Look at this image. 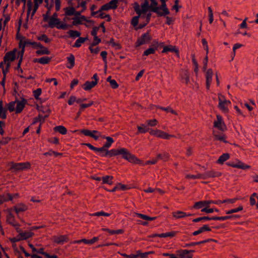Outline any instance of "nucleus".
<instances>
[{
    "label": "nucleus",
    "mask_w": 258,
    "mask_h": 258,
    "mask_svg": "<svg viewBox=\"0 0 258 258\" xmlns=\"http://www.w3.org/2000/svg\"><path fill=\"white\" fill-rule=\"evenodd\" d=\"M119 155H121L123 159L134 164H141L142 161L135 155L132 154L126 149H119Z\"/></svg>",
    "instance_id": "f257e3e1"
},
{
    "label": "nucleus",
    "mask_w": 258,
    "mask_h": 258,
    "mask_svg": "<svg viewBox=\"0 0 258 258\" xmlns=\"http://www.w3.org/2000/svg\"><path fill=\"white\" fill-rule=\"evenodd\" d=\"M150 134L151 135L164 139H169L170 137H174L173 135H169L166 132L159 130H151L150 132Z\"/></svg>",
    "instance_id": "f03ea898"
},
{
    "label": "nucleus",
    "mask_w": 258,
    "mask_h": 258,
    "mask_svg": "<svg viewBox=\"0 0 258 258\" xmlns=\"http://www.w3.org/2000/svg\"><path fill=\"white\" fill-rule=\"evenodd\" d=\"M60 22L58 19H54L53 18H50L48 23L49 26L50 28H53L54 26H56L57 28L66 30L68 28V25L66 24H61L60 25Z\"/></svg>",
    "instance_id": "7ed1b4c3"
},
{
    "label": "nucleus",
    "mask_w": 258,
    "mask_h": 258,
    "mask_svg": "<svg viewBox=\"0 0 258 258\" xmlns=\"http://www.w3.org/2000/svg\"><path fill=\"white\" fill-rule=\"evenodd\" d=\"M152 37L149 33L147 32L142 35L140 38H138L136 42V46L138 47L144 44L149 43Z\"/></svg>",
    "instance_id": "20e7f679"
},
{
    "label": "nucleus",
    "mask_w": 258,
    "mask_h": 258,
    "mask_svg": "<svg viewBox=\"0 0 258 258\" xmlns=\"http://www.w3.org/2000/svg\"><path fill=\"white\" fill-rule=\"evenodd\" d=\"M31 164L29 162L12 163L11 169H15L16 171L23 170L26 169H30Z\"/></svg>",
    "instance_id": "39448f33"
},
{
    "label": "nucleus",
    "mask_w": 258,
    "mask_h": 258,
    "mask_svg": "<svg viewBox=\"0 0 258 258\" xmlns=\"http://www.w3.org/2000/svg\"><path fill=\"white\" fill-rule=\"evenodd\" d=\"M17 51L16 49H14L13 50L9 51L6 53L4 59V62L6 63L10 61H13L16 58V52Z\"/></svg>",
    "instance_id": "423d86ee"
},
{
    "label": "nucleus",
    "mask_w": 258,
    "mask_h": 258,
    "mask_svg": "<svg viewBox=\"0 0 258 258\" xmlns=\"http://www.w3.org/2000/svg\"><path fill=\"white\" fill-rule=\"evenodd\" d=\"M53 240L55 243L61 244L64 242H68L69 241V237L67 235L55 236L53 238Z\"/></svg>",
    "instance_id": "0eeeda50"
},
{
    "label": "nucleus",
    "mask_w": 258,
    "mask_h": 258,
    "mask_svg": "<svg viewBox=\"0 0 258 258\" xmlns=\"http://www.w3.org/2000/svg\"><path fill=\"white\" fill-rule=\"evenodd\" d=\"M194 250H180L177 251L178 255L181 258H192V255L190 254V252H194Z\"/></svg>",
    "instance_id": "6e6552de"
},
{
    "label": "nucleus",
    "mask_w": 258,
    "mask_h": 258,
    "mask_svg": "<svg viewBox=\"0 0 258 258\" xmlns=\"http://www.w3.org/2000/svg\"><path fill=\"white\" fill-rule=\"evenodd\" d=\"M213 134L215 140L223 142L224 143H227L226 141V136L223 133H220L216 131H213Z\"/></svg>",
    "instance_id": "1a4fd4ad"
},
{
    "label": "nucleus",
    "mask_w": 258,
    "mask_h": 258,
    "mask_svg": "<svg viewBox=\"0 0 258 258\" xmlns=\"http://www.w3.org/2000/svg\"><path fill=\"white\" fill-rule=\"evenodd\" d=\"M81 133L84 135L85 136L92 137L95 140H97L99 138L98 136H96L94 134L98 133L97 131L94 130L92 132H91L89 130L84 129L81 131Z\"/></svg>",
    "instance_id": "9d476101"
},
{
    "label": "nucleus",
    "mask_w": 258,
    "mask_h": 258,
    "mask_svg": "<svg viewBox=\"0 0 258 258\" xmlns=\"http://www.w3.org/2000/svg\"><path fill=\"white\" fill-rule=\"evenodd\" d=\"M213 73L212 69H208L206 72V87L208 90L210 89V83L212 81Z\"/></svg>",
    "instance_id": "9b49d317"
},
{
    "label": "nucleus",
    "mask_w": 258,
    "mask_h": 258,
    "mask_svg": "<svg viewBox=\"0 0 258 258\" xmlns=\"http://www.w3.org/2000/svg\"><path fill=\"white\" fill-rule=\"evenodd\" d=\"M168 51L174 52L176 54L177 56L178 57H179V51L176 48L175 46H173L172 45H168V46H164L163 47V49L162 52L165 53Z\"/></svg>",
    "instance_id": "f8f14e48"
},
{
    "label": "nucleus",
    "mask_w": 258,
    "mask_h": 258,
    "mask_svg": "<svg viewBox=\"0 0 258 258\" xmlns=\"http://www.w3.org/2000/svg\"><path fill=\"white\" fill-rule=\"evenodd\" d=\"M213 201H200L198 202H196L195 203L193 206V208L194 209H201L203 207L207 206L209 204L212 203Z\"/></svg>",
    "instance_id": "ddd939ff"
},
{
    "label": "nucleus",
    "mask_w": 258,
    "mask_h": 258,
    "mask_svg": "<svg viewBox=\"0 0 258 258\" xmlns=\"http://www.w3.org/2000/svg\"><path fill=\"white\" fill-rule=\"evenodd\" d=\"M16 102L17 103V106L15 110L16 113H19L23 110V108H24L26 100H24L23 101H17Z\"/></svg>",
    "instance_id": "4468645a"
},
{
    "label": "nucleus",
    "mask_w": 258,
    "mask_h": 258,
    "mask_svg": "<svg viewBox=\"0 0 258 258\" xmlns=\"http://www.w3.org/2000/svg\"><path fill=\"white\" fill-rule=\"evenodd\" d=\"M15 219L14 215L11 213H9L7 216V222L14 227L19 226V224L17 223L15 224Z\"/></svg>",
    "instance_id": "2eb2a0df"
},
{
    "label": "nucleus",
    "mask_w": 258,
    "mask_h": 258,
    "mask_svg": "<svg viewBox=\"0 0 258 258\" xmlns=\"http://www.w3.org/2000/svg\"><path fill=\"white\" fill-rule=\"evenodd\" d=\"M67 60L68 61L67 67L68 69H72L75 66V56L73 54H71L69 57H67Z\"/></svg>",
    "instance_id": "dca6fc26"
},
{
    "label": "nucleus",
    "mask_w": 258,
    "mask_h": 258,
    "mask_svg": "<svg viewBox=\"0 0 258 258\" xmlns=\"http://www.w3.org/2000/svg\"><path fill=\"white\" fill-rule=\"evenodd\" d=\"M190 215H187L185 212L179 211L172 213V216L175 219L182 218Z\"/></svg>",
    "instance_id": "f3484780"
},
{
    "label": "nucleus",
    "mask_w": 258,
    "mask_h": 258,
    "mask_svg": "<svg viewBox=\"0 0 258 258\" xmlns=\"http://www.w3.org/2000/svg\"><path fill=\"white\" fill-rule=\"evenodd\" d=\"M53 130L55 132H58L61 135H66L67 133V128L63 125H58L54 127Z\"/></svg>",
    "instance_id": "a211bd4d"
},
{
    "label": "nucleus",
    "mask_w": 258,
    "mask_h": 258,
    "mask_svg": "<svg viewBox=\"0 0 258 258\" xmlns=\"http://www.w3.org/2000/svg\"><path fill=\"white\" fill-rule=\"evenodd\" d=\"M97 84L95 82L87 81L83 85V88L85 91L90 90L92 88L94 87Z\"/></svg>",
    "instance_id": "6ab92c4d"
},
{
    "label": "nucleus",
    "mask_w": 258,
    "mask_h": 258,
    "mask_svg": "<svg viewBox=\"0 0 258 258\" xmlns=\"http://www.w3.org/2000/svg\"><path fill=\"white\" fill-rule=\"evenodd\" d=\"M106 81L109 83L111 88L113 89L117 88L119 86L116 81L115 80L112 79L111 76H109L107 78Z\"/></svg>",
    "instance_id": "aec40b11"
},
{
    "label": "nucleus",
    "mask_w": 258,
    "mask_h": 258,
    "mask_svg": "<svg viewBox=\"0 0 258 258\" xmlns=\"http://www.w3.org/2000/svg\"><path fill=\"white\" fill-rule=\"evenodd\" d=\"M158 3L156 0H151V4L150 5V10L156 13L158 12V7H157Z\"/></svg>",
    "instance_id": "412c9836"
},
{
    "label": "nucleus",
    "mask_w": 258,
    "mask_h": 258,
    "mask_svg": "<svg viewBox=\"0 0 258 258\" xmlns=\"http://www.w3.org/2000/svg\"><path fill=\"white\" fill-rule=\"evenodd\" d=\"M50 60H51L50 57H49L47 56H45V57H41L38 59L36 58L34 60V61L38 62L41 64H47L50 62Z\"/></svg>",
    "instance_id": "4be33fe9"
},
{
    "label": "nucleus",
    "mask_w": 258,
    "mask_h": 258,
    "mask_svg": "<svg viewBox=\"0 0 258 258\" xmlns=\"http://www.w3.org/2000/svg\"><path fill=\"white\" fill-rule=\"evenodd\" d=\"M228 165L233 167L240 168V169H248L250 167L249 166L245 165L243 163H242L240 161H238V163L237 164H229Z\"/></svg>",
    "instance_id": "5701e85b"
},
{
    "label": "nucleus",
    "mask_w": 258,
    "mask_h": 258,
    "mask_svg": "<svg viewBox=\"0 0 258 258\" xmlns=\"http://www.w3.org/2000/svg\"><path fill=\"white\" fill-rule=\"evenodd\" d=\"M71 6H72V5ZM63 10L66 16H71L74 15L75 9L73 6L67 7Z\"/></svg>",
    "instance_id": "b1692460"
},
{
    "label": "nucleus",
    "mask_w": 258,
    "mask_h": 258,
    "mask_svg": "<svg viewBox=\"0 0 258 258\" xmlns=\"http://www.w3.org/2000/svg\"><path fill=\"white\" fill-rule=\"evenodd\" d=\"M135 214L139 218H140L143 220H145L153 221L156 219V217H151L147 215H144L143 214H141V213H136Z\"/></svg>",
    "instance_id": "393cba45"
},
{
    "label": "nucleus",
    "mask_w": 258,
    "mask_h": 258,
    "mask_svg": "<svg viewBox=\"0 0 258 258\" xmlns=\"http://www.w3.org/2000/svg\"><path fill=\"white\" fill-rule=\"evenodd\" d=\"M222 175L221 172H216L214 171H210L206 172L205 174V176L210 177H220Z\"/></svg>",
    "instance_id": "a878e982"
},
{
    "label": "nucleus",
    "mask_w": 258,
    "mask_h": 258,
    "mask_svg": "<svg viewBox=\"0 0 258 258\" xmlns=\"http://www.w3.org/2000/svg\"><path fill=\"white\" fill-rule=\"evenodd\" d=\"M209 241H213V242H215L216 243L217 242V241L216 240H215V239H207V240H203V241H200V242H192V243H189V244H186V246H194V245H199V244H202V243H206V242H209Z\"/></svg>",
    "instance_id": "bb28decb"
},
{
    "label": "nucleus",
    "mask_w": 258,
    "mask_h": 258,
    "mask_svg": "<svg viewBox=\"0 0 258 258\" xmlns=\"http://www.w3.org/2000/svg\"><path fill=\"white\" fill-rule=\"evenodd\" d=\"M211 230V229L207 225H205L204 226L200 228L199 230L195 231L193 233V235L196 236V235H197L202 233L203 231H210Z\"/></svg>",
    "instance_id": "cd10ccee"
},
{
    "label": "nucleus",
    "mask_w": 258,
    "mask_h": 258,
    "mask_svg": "<svg viewBox=\"0 0 258 258\" xmlns=\"http://www.w3.org/2000/svg\"><path fill=\"white\" fill-rule=\"evenodd\" d=\"M3 103L2 100H0V117L3 119H6L7 110L3 108Z\"/></svg>",
    "instance_id": "c85d7f7f"
},
{
    "label": "nucleus",
    "mask_w": 258,
    "mask_h": 258,
    "mask_svg": "<svg viewBox=\"0 0 258 258\" xmlns=\"http://www.w3.org/2000/svg\"><path fill=\"white\" fill-rule=\"evenodd\" d=\"M229 154L228 153H224L219 157L217 162L220 164H223L225 161L229 158Z\"/></svg>",
    "instance_id": "c756f323"
},
{
    "label": "nucleus",
    "mask_w": 258,
    "mask_h": 258,
    "mask_svg": "<svg viewBox=\"0 0 258 258\" xmlns=\"http://www.w3.org/2000/svg\"><path fill=\"white\" fill-rule=\"evenodd\" d=\"M142 14H144L150 9V6L148 0H145L144 3L141 5Z\"/></svg>",
    "instance_id": "7c9ffc66"
},
{
    "label": "nucleus",
    "mask_w": 258,
    "mask_h": 258,
    "mask_svg": "<svg viewBox=\"0 0 258 258\" xmlns=\"http://www.w3.org/2000/svg\"><path fill=\"white\" fill-rule=\"evenodd\" d=\"M14 210L15 211V212H16V213L18 214L19 212H24V211H26L27 209V208L25 205H24L23 204H21L18 207L15 206L14 207Z\"/></svg>",
    "instance_id": "2f4dec72"
},
{
    "label": "nucleus",
    "mask_w": 258,
    "mask_h": 258,
    "mask_svg": "<svg viewBox=\"0 0 258 258\" xmlns=\"http://www.w3.org/2000/svg\"><path fill=\"white\" fill-rule=\"evenodd\" d=\"M140 17L142 18H145V16L141 15V16H139V15H138V16L134 17L132 18V20L131 21V24L134 27L137 26L138 25L139 23V19Z\"/></svg>",
    "instance_id": "473e14b6"
},
{
    "label": "nucleus",
    "mask_w": 258,
    "mask_h": 258,
    "mask_svg": "<svg viewBox=\"0 0 258 258\" xmlns=\"http://www.w3.org/2000/svg\"><path fill=\"white\" fill-rule=\"evenodd\" d=\"M119 155V149H112L110 151L106 150L105 156L109 155L110 157Z\"/></svg>",
    "instance_id": "72a5a7b5"
},
{
    "label": "nucleus",
    "mask_w": 258,
    "mask_h": 258,
    "mask_svg": "<svg viewBox=\"0 0 258 258\" xmlns=\"http://www.w3.org/2000/svg\"><path fill=\"white\" fill-rule=\"evenodd\" d=\"M151 16V14L150 13H148L146 16H145V18H146V22L144 23H143V24H140L139 25L137 29H142L143 28L145 27L147 25V24L149 22Z\"/></svg>",
    "instance_id": "f704fd0d"
},
{
    "label": "nucleus",
    "mask_w": 258,
    "mask_h": 258,
    "mask_svg": "<svg viewBox=\"0 0 258 258\" xmlns=\"http://www.w3.org/2000/svg\"><path fill=\"white\" fill-rule=\"evenodd\" d=\"M19 234L21 236L22 239H26L31 237L34 235V233L31 232H20Z\"/></svg>",
    "instance_id": "c9c22d12"
},
{
    "label": "nucleus",
    "mask_w": 258,
    "mask_h": 258,
    "mask_svg": "<svg viewBox=\"0 0 258 258\" xmlns=\"http://www.w3.org/2000/svg\"><path fill=\"white\" fill-rule=\"evenodd\" d=\"M68 33L69 34L70 37L73 38L80 37L81 35V33L76 30H71L68 32Z\"/></svg>",
    "instance_id": "e433bc0d"
},
{
    "label": "nucleus",
    "mask_w": 258,
    "mask_h": 258,
    "mask_svg": "<svg viewBox=\"0 0 258 258\" xmlns=\"http://www.w3.org/2000/svg\"><path fill=\"white\" fill-rule=\"evenodd\" d=\"M88 39L87 37L83 38V37H79L78 39H77L73 45V47H79L81 46V43H83L85 42V40Z\"/></svg>",
    "instance_id": "4c0bfd02"
},
{
    "label": "nucleus",
    "mask_w": 258,
    "mask_h": 258,
    "mask_svg": "<svg viewBox=\"0 0 258 258\" xmlns=\"http://www.w3.org/2000/svg\"><path fill=\"white\" fill-rule=\"evenodd\" d=\"M113 176H105L102 177V181L103 184L107 183L109 184H112Z\"/></svg>",
    "instance_id": "58836bf2"
},
{
    "label": "nucleus",
    "mask_w": 258,
    "mask_h": 258,
    "mask_svg": "<svg viewBox=\"0 0 258 258\" xmlns=\"http://www.w3.org/2000/svg\"><path fill=\"white\" fill-rule=\"evenodd\" d=\"M42 49L38 50L36 51V53L38 55H43V54H49L50 52L48 50V49L44 46L42 48H41Z\"/></svg>",
    "instance_id": "ea45409f"
},
{
    "label": "nucleus",
    "mask_w": 258,
    "mask_h": 258,
    "mask_svg": "<svg viewBox=\"0 0 258 258\" xmlns=\"http://www.w3.org/2000/svg\"><path fill=\"white\" fill-rule=\"evenodd\" d=\"M105 138L107 140V142L103 145L104 148H108L111 146V144L113 143V139L110 137H106Z\"/></svg>",
    "instance_id": "a19ab883"
},
{
    "label": "nucleus",
    "mask_w": 258,
    "mask_h": 258,
    "mask_svg": "<svg viewBox=\"0 0 258 258\" xmlns=\"http://www.w3.org/2000/svg\"><path fill=\"white\" fill-rule=\"evenodd\" d=\"M110 9H115V7H111L107 3L103 5L99 9V12H102L104 11H108Z\"/></svg>",
    "instance_id": "79ce46f5"
},
{
    "label": "nucleus",
    "mask_w": 258,
    "mask_h": 258,
    "mask_svg": "<svg viewBox=\"0 0 258 258\" xmlns=\"http://www.w3.org/2000/svg\"><path fill=\"white\" fill-rule=\"evenodd\" d=\"M138 131L139 133H145L147 132L149 130V128H146L145 124H143L141 126H137Z\"/></svg>",
    "instance_id": "37998d69"
},
{
    "label": "nucleus",
    "mask_w": 258,
    "mask_h": 258,
    "mask_svg": "<svg viewBox=\"0 0 258 258\" xmlns=\"http://www.w3.org/2000/svg\"><path fill=\"white\" fill-rule=\"evenodd\" d=\"M39 40L44 41L45 43H49L50 42V39L45 34H42L40 36L37 37Z\"/></svg>",
    "instance_id": "c03bdc74"
},
{
    "label": "nucleus",
    "mask_w": 258,
    "mask_h": 258,
    "mask_svg": "<svg viewBox=\"0 0 258 258\" xmlns=\"http://www.w3.org/2000/svg\"><path fill=\"white\" fill-rule=\"evenodd\" d=\"M134 10L136 13L139 15V16H141L142 15V11L140 9V6L137 3H134Z\"/></svg>",
    "instance_id": "a18cd8bd"
},
{
    "label": "nucleus",
    "mask_w": 258,
    "mask_h": 258,
    "mask_svg": "<svg viewBox=\"0 0 258 258\" xmlns=\"http://www.w3.org/2000/svg\"><path fill=\"white\" fill-rule=\"evenodd\" d=\"M219 106L220 108L223 111L227 112L228 111L227 108L226 107L227 105L225 103H224V101H222L220 98H219Z\"/></svg>",
    "instance_id": "49530a36"
},
{
    "label": "nucleus",
    "mask_w": 258,
    "mask_h": 258,
    "mask_svg": "<svg viewBox=\"0 0 258 258\" xmlns=\"http://www.w3.org/2000/svg\"><path fill=\"white\" fill-rule=\"evenodd\" d=\"M175 235V232H170L166 233H162L159 235V237H174Z\"/></svg>",
    "instance_id": "de8ad7c7"
},
{
    "label": "nucleus",
    "mask_w": 258,
    "mask_h": 258,
    "mask_svg": "<svg viewBox=\"0 0 258 258\" xmlns=\"http://www.w3.org/2000/svg\"><path fill=\"white\" fill-rule=\"evenodd\" d=\"M16 103V101L11 102L8 104V109L10 112H12L15 110Z\"/></svg>",
    "instance_id": "09e8293b"
},
{
    "label": "nucleus",
    "mask_w": 258,
    "mask_h": 258,
    "mask_svg": "<svg viewBox=\"0 0 258 258\" xmlns=\"http://www.w3.org/2000/svg\"><path fill=\"white\" fill-rule=\"evenodd\" d=\"M186 178H205V177L202 174H198L196 175H186Z\"/></svg>",
    "instance_id": "8fccbe9b"
},
{
    "label": "nucleus",
    "mask_w": 258,
    "mask_h": 258,
    "mask_svg": "<svg viewBox=\"0 0 258 258\" xmlns=\"http://www.w3.org/2000/svg\"><path fill=\"white\" fill-rule=\"evenodd\" d=\"M233 217H234V216H224V217H212V219H213V220H224L231 218Z\"/></svg>",
    "instance_id": "3c124183"
},
{
    "label": "nucleus",
    "mask_w": 258,
    "mask_h": 258,
    "mask_svg": "<svg viewBox=\"0 0 258 258\" xmlns=\"http://www.w3.org/2000/svg\"><path fill=\"white\" fill-rule=\"evenodd\" d=\"M41 94V89L38 88L33 91V95L36 99H38L39 96Z\"/></svg>",
    "instance_id": "603ef678"
},
{
    "label": "nucleus",
    "mask_w": 258,
    "mask_h": 258,
    "mask_svg": "<svg viewBox=\"0 0 258 258\" xmlns=\"http://www.w3.org/2000/svg\"><path fill=\"white\" fill-rule=\"evenodd\" d=\"M101 56H102L103 59V61H104L105 63V71H106V68H107V66H106V63H107V60H106V56H107V53L106 51H103L101 52Z\"/></svg>",
    "instance_id": "864d4df0"
},
{
    "label": "nucleus",
    "mask_w": 258,
    "mask_h": 258,
    "mask_svg": "<svg viewBox=\"0 0 258 258\" xmlns=\"http://www.w3.org/2000/svg\"><path fill=\"white\" fill-rule=\"evenodd\" d=\"M92 215L94 216H103L108 217V216H109L110 215V214L107 213H105V212H104L103 211H101V212H99L95 213Z\"/></svg>",
    "instance_id": "5fc2aeb1"
},
{
    "label": "nucleus",
    "mask_w": 258,
    "mask_h": 258,
    "mask_svg": "<svg viewBox=\"0 0 258 258\" xmlns=\"http://www.w3.org/2000/svg\"><path fill=\"white\" fill-rule=\"evenodd\" d=\"M155 49L153 48H149L144 52V55L147 56L150 54H154L155 53Z\"/></svg>",
    "instance_id": "6e6d98bb"
},
{
    "label": "nucleus",
    "mask_w": 258,
    "mask_h": 258,
    "mask_svg": "<svg viewBox=\"0 0 258 258\" xmlns=\"http://www.w3.org/2000/svg\"><path fill=\"white\" fill-rule=\"evenodd\" d=\"M243 210V207L242 206H239L236 209H232L230 211H228L226 212L227 214H230L232 213H236L240 211H242Z\"/></svg>",
    "instance_id": "4d7b16f0"
},
{
    "label": "nucleus",
    "mask_w": 258,
    "mask_h": 258,
    "mask_svg": "<svg viewBox=\"0 0 258 258\" xmlns=\"http://www.w3.org/2000/svg\"><path fill=\"white\" fill-rule=\"evenodd\" d=\"M217 120L214 122V126H218L219 125H221L222 123V117L219 115H217Z\"/></svg>",
    "instance_id": "13d9d810"
},
{
    "label": "nucleus",
    "mask_w": 258,
    "mask_h": 258,
    "mask_svg": "<svg viewBox=\"0 0 258 258\" xmlns=\"http://www.w3.org/2000/svg\"><path fill=\"white\" fill-rule=\"evenodd\" d=\"M147 122L149 126H154L157 124L158 121L156 119H153L152 120H147Z\"/></svg>",
    "instance_id": "bf43d9fd"
},
{
    "label": "nucleus",
    "mask_w": 258,
    "mask_h": 258,
    "mask_svg": "<svg viewBox=\"0 0 258 258\" xmlns=\"http://www.w3.org/2000/svg\"><path fill=\"white\" fill-rule=\"evenodd\" d=\"M137 253H139V256H141L142 258H145V257H147L148 254L153 253V251H149V252L142 253L140 250H138L137 251Z\"/></svg>",
    "instance_id": "052dcab7"
},
{
    "label": "nucleus",
    "mask_w": 258,
    "mask_h": 258,
    "mask_svg": "<svg viewBox=\"0 0 258 258\" xmlns=\"http://www.w3.org/2000/svg\"><path fill=\"white\" fill-rule=\"evenodd\" d=\"M42 115H41V114H39L38 115V116L37 117H35L34 118V120H33V124H35L36 123V122L39 121L40 122V124L41 125L43 122H42Z\"/></svg>",
    "instance_id": "680f3d73"
},
{
    "label": "nucleus",
    "mask_w": 258,
    "mask_h": 258,
    "mask_svg": "<svg viewBox=\"0 0 258 258\" xmlns=\"http://www.w3.org/2000/svg\"><path fill=\"white\" fill-rule=\"evenodd\" d=\"M37 109L39 111H41L42 113H47L49 114L50 111H51V110H50V109L49 108H47V109H46L45 110L43 109V107L42 106H39L37 105Z\"/></svg>",
    "instance_id": "e2e57ef3"
},
{
    "label": "nucleus",
    "mask_w": 258,
    "mask_h": 258,
    "mask_svg": "<svg viewBox=\"0 0 258 258\" xmlns=\"http://www.w3.org/2000/svg\"><path fill=\"white\" fill-rule=\"evenodd\" d=\"M73 21L72 25L74 26H77L79 24H81L82 22L80 21V19L79 17H75L73 18Z\"/></svg>",
    "instance_id": "0e129e2a"
},
{
    "label": "nucleus",
    "mask_w": 258,
    "mask_h": 258,
    "mask_svg": "<svg viewBox=\"0 0 258 258\" xmlns=\"http://www.w3.org/2000/svg\"><path fill=\"white\" fill-rule=\"evenodd\" d=\"M99 17H100V18L101 19H103V18H107V22H110L111 21V18H110V16L108 14H106L105 15V16L104 15V13H102V12H101L99 16H98Z\"/></svg>",
    "instance_id": "69168bd1"
},
{
    "label": "nucleus",
    "mask_w": 258,
    "mask_h": 258,
    "mask_svg": "<svg viewBox=\"0 0 258 258\" xmlns=\"http://www.w3.org/2000/svg\"><path fill=\"white\" fill-rule=\"evenodd\" d=\"M101 42V39L99 38L97 36L94 37V41L91 44V46H96Z\"/></svg>",
    "instance_id": "338daca9"
},
{
    "label": "nucleus",
    "mask_w": 258,
    "mask_h": 258,
    "mask_svg": "<svg viewBox=\"0 0 258 258\" xmlns=\"http://www.w3.org/2000/svg\"><path fill=\"white\" fill-rule=\"evenodd\" d=\"M37 252L44 255L47 258H50V257L51 256V255L49 254L48 253L44 251V249L43 248H40L39 250L37 251Z\"/></svg>",
    "instance_id": "774afa93"
}]
</instances>
